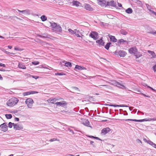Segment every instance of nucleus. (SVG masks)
I'll return each instance as SVG.
<instances>
[{
  "label": "nucleus",
  "mask_w": 156,
  "mask_h": 156,
  "mask_svg": "<svg viewBox=\"0 0 156 156\" xmlns=\"http://www.w3.org/2000/svg\"><path fill=\"white\" fill-rule=\"evenodd\" d=\"M19 101V99L17 98L13 97L9 99L7 101L6 104L9 106L12 107L16 105Z\"/></svg>",
  "instance_id": "obj_1"
},
{
  "label": "nucleus",
  "mask_w": 156,
  "mask_h": 156,
  "mask_svg": "<svg viewBox=\"0 0 156 156\" xmlns=\"http://www.w3.org/2000/svg\"><path fill=\"white\" fill-rule=\"evenodd\" d=\"M25 103L27 105L28 108H32L34 101L32 98H29L26 100Z\"/></svg>",
  "instance_id": "obj_2"
},
{
  "label": "nucleus",
  "mask_w": 156,
  "mask_h": 156,
  "mask_svg": "<svg viewBox=\"0 0 156 156\" xmlns=\"http://www.w3.org/2000/svg\"><path fill=\"white\" fill-rule=\"evenodd\" d=\"M116 55H119L120 57H124L126 55V53L123 50H116L114 52Z\"/></svg>",
  "instance_id": "obj_3"
},
{
  "label": "nucleus",
  "mask_w": 156,
  "mask_h": 156,
  "mask_svg": "<svg viewBox=\"0 0 156 156\" xmlns=\"http://www.w3.org/2000/svg\"><path fill=\"white\" fill-rule=\"evenodd\" d=\"M112 84L122 89H125L126 87L123 85L116 81H113L111 83Z\"/></svg>",
  "instance_id": "obj_4"
},
{
  "label": "nucleus",
  "mask_w": 156,
  "mask_h": 156,
  "mask_svg": "<svg viewBox=\"0 0 156 156\" xmlns=\"http://www.w3.org/2000/svg\"><path fill=\"white\" fill-rule=\"evenodd\" d=\"M90 37L94 40H96L98 38V33L95 31H92L89 35Z\"/></svg>",
  "instance_id": "obj_5"
},
{
  "label": "nucleus",
  "mask_w": 156,
  "mask_h": 156,
  "mask_svg": "<svg viewBox=\"0 0 156 156\" xmlns=\"http://www.w3.org/2000/svg\"><path fill=\"white\" fill-rule=\"evenodd\" d=\"M138 51L136 47L130 48L128 50L129 52L131 54L134 55Z\"/></svg>",
  "instance_id": "obj_6"
},
{
  "label": "nucleus",
  "mask_w": 156,
  "mask_h": 156,
  "mask_svg": "<svg viewBox=\"0 0 156 156\" xmlns=\"http://www.w3.org/2000/svg\"><path fill=\"white\" fill-rule=\"evenodd\" d=\"M107 6H111L115 7H116V3L113 0H111L109 2L107 1Z\"/></svg>",
  "instance_id": "obj_7"
},
{
  "label": "nucleus",
  "mask_w": 156,
  "mask_h": 156,
  "mask_svg": "<svg viewBox=\"0 0 156 156\" xmlns=\"http://www.w3.org/2000/svg\"><path fill=\"white\" fill-rule=\"evenodd\" d=\"M107 1L106 0H98V4L102 7H106L107 6Z\"/></svg>",
  "instance_id": "obj_8"
},
{
  "label": "nucleus",
  "mask_w": 156,
  "mask_h": 156,
  "mask_svg": "<svg viewBox=\"0 0 156 156\" xmlns=\"http://www.w3.org/2000/svg\"><path fill=\"white\" fill-rule=\"evenodd\" d=\"M0 127L1 128L2 130L4 132H6L8 130V126L5 123L0 125Z\"/></svg>",
  "instance_id": "obj_9"
},
{
  "label": "nucleus",
  "mask_w": 156,
  "mask_h": 156,
  "mask_svg": "<svg viewBox=\"0 0 156 156\" xmlns=\"http://www.w3.org/2000/svg\"><path fill=\"white\" fill-rule=\"evenodd\" d=\"M110 129L108 127H107L101 130V133L102 135H105L110 131Z\"/></svg>",
  "instance_id": "obj_10"
},
{
  "label": "nucleus",
  "mask_w": 156,
  "mask_h": 156,
  "mask_svg": "<svg viewBox=\"0 0 156 156\" xmlns=\"http://www.w3.org/2000/svg\"><path fill=\"white\" fill-rule=\"evenodd\" d=\"M53 30L56 32H62V27L59 25H57L55 28H53Z\"/></svg>",
  "instance_id": "obj_11"
},
{
  "label": "nucleus",
  "mask_w": 156,
  "mask_h": 156,
  "mask_svg": "<svg viewBox=\"0 0 156 156\" xmlns=\"http://www.w3.org/2000/svg\"><path fill=\"white\" fill-rule=\"evenodd\" d=\"M13 128L16 130H21L23 129V127L19 124H15L13 125Z\"/></svg>",
  "instance_id": "obj_12"
},
{
  "label": "nucleus",
  "mask_w": 156,
  "mask_h": 156,
  "mask_svg": "<svg viewBox=\"0 0 156 156\" xmlns=\"http://www.w3.org/2000/svg\"><path fill=\"white\" fill-rule=\"evenodd\" d=\"M77 69L80 70H86L87 69L86 68L83 66H81L77 65L75 66L74 70L76 71V69Z\"/></svg>",
  "instance_id": "obj_13"
},
{
  "label": "nucleus",
  "mask_w": 156,
  "mask_h": 156,
  "mask_svg": "<svg viewBox=\"0 0 156 156\" xmlns=\"http://www.w3.org/2000/svg\"><path fill=\"white\" fill-rule=\"evenodd\" d=\"M84 8L86 9L87 10L91 11L93 10V8L88 4H85L84 5Z\"/></svg>",
  "instance_id": "obj_14"
},
{
  "label": "nucleus",
  "mask_w": 156,
  "mask_h": 156,
  "mask_svg": "<svg viewBox=\"0 0 156 156\" xmlns=\"http://www.w3.org/2000/svg\"><path fill=\"white\" fill-rule=\"evenodd\" d=\"M147 52L151 55V58H155L156 57V55L154 51L148 50Z\"/></svg>",
  "instance_id": "obj_15"
},
{
  "label": "nucleus",
  "mask_w": 156,
  "mask_h": 156,
  "mask_svg": "<svg viewBox=\"0 0 156 156\" xmlns=\"http://www.w3.org/2000/svg\"><path fill=\"white\" fill-rule=\"evenodd\" d=\"M110 40L111 41L115 42L117 41V40L116 39L115 37L111 35L109 36Z\"/></svg>",
  "instance_id": "obj_16"
},
{
  "label": "nucleus",
  "mask_w": 156,
  "mask_h": 156,
  "mask_svg": "<svg viewBox=\"0 0 156 156\" xmlns=\"http://www.w3.org/2000/svg\"><path fill=\"white\" fill-rule=\"evenodd\" d=\"M134 55L135 56L136 58L137 59L142 56V53L138 52L137 51V52Z\"/></svg>",
  "instance_id": "obj_17"
},
{
  "label": "nucleus",
  "mask_w": 156,
  "mask_h": 156,
  "mask_svg": "<svg viewBox=\"0 0 156 156\" xmlns=\"http://www.w3.org/2000/svg\"><path fill=\"white\" fill-rule=\"evenodd\" d=\"M18 67L21 69H26V67L23 63H19L18 65Z\"/></svg>",
  "instance_id": "obj_18"
},
{
  "label": "nucleus",
  "mask_w": 156,
  "mask_h": 156,
  "mask_svg": "<svg viewBox=\"0 0 156 156\" xmlns=\"http://www.w3.org/2000/svg\"><path fill=\"white\" fill-rule=\"evenodd\" d=\"M63 62L65 63V66L67 67H72L71 63L70 62L64 61Z\"/></svg>",
  "instance_id": "obj_19"
},
{
  "label": "nucleus",
  "mask_w": 156,
  "mask_h": 156,
  "mask_svg": "<svg viewBox=\"0 0 156 156\" xmlns=\"http://www.w3.org/2000/svg\"><path fill=\"white\" fill-rule=\"evenodd\" d=\"M72 3L73 5L76 6V7H78L81 4L80 2L76 1H73L72 2Z\"/></svg>",
  "instance_id": "obj_20"
},
{
  "label": "nucleus",
  "mask_w": 156,
  "mask_h": 156,
  "mask_svg": "<svg viewBox=\"0 0 156 156\" xmlns=\"http://www.w3.org/2000/svg\"><path fill=\"white\" fill-rule=\"evenodd\" d=\"M55 104L57 105H58L59 106H63L65 104V101H61L59 102H57L55 103Z\"/></svg>",
  "instance_id": "obj_21"
},
{
  "label": "nucleus",
  "mask_w": 156,
  "mask_h": 156,
  "mask_svg": "<svg viewBox=\"0 0 156 156\" xmlns=\"http://www.w3.org/2000/svg\"><path fill=\"white\" fill-rule=\"evenodd\" d=\"M96 42L98 43L99 45H104L105 42L103 41L102 39H100L99 40L96 41Z\"/></svg>",
  "instance_id": "obj_22"
},
{
  "label": "nucleus",
  "mask_w": 156,
  "mask_h": 156,
  "mask_svg": "<svg viewBox=\"0 0 156 156\" xmlns=\"http://www.w3.org/2000/svg\"><path fill=\"white\" fill-rule=\"evenodd\" d=\"M57 100L55 98H51L48 100V102L49 103H54Z\"/></svg>",
  "instance_id": "obj_23"
},
{
  "label": "nucleus",
  "mask_w": 156,
  "mask_h": 156,
  "mask_svg": "<svg viewBox=\"0 0 156 156\" xmlns=\"http://www.w3.org/2000/svg\"><path fill=\"white\" fill-rule=\"evenodd\" d=\"M109 106L113 107H127V106L125 105H108Z\"/></svg>",
  "instance_id": "obj_24"
},
{
  "label": "nucleus",
  "mask_w": 156,
  "mask_h": 156,
  "mask_svg": "<svg viewBox=\"0 0 156 156\" xmlns=\"http://www.w3.org/2000/svg\"><path fill=\"white\" fill-rule=\"evenodd\" d=\"M96 87H100L102 88V87H105V88H108L109 89L110 88V86L109 85H100L98 87L95 86Z\"/></svg>",
  "instance_id": "obj_25"
},
{
  "label": "nucleus",
  "mask_w": 156,
  "mask_h": 156,
  "mask_svg": "<svg viewBox=\"0 0 156 156\" xmlns=\"http://www.w3.org/2000/svg\"><path fill=\"white\" fill-rule=\"evenodd\" d=\"M125 12L128 14H130L133 12V10L131 8H128L126 10Z\"/></svg>",
  "instance_id": "obj_26"
},
{
  "label": "nucleus",
  "mask_w": 156,
  "mask_h": 156,
  "mask_svg": "<svg viewBox=\"0 0 156 156\" xmlns=\"http://www.w3.org/2000/svg\"><path fill=\"white\" fill-rule=\"evenodd\" d=\"M83 124L86 126H88L90 124V122L88 120H85L83 122Z\"/></svg>",
  "instance_id": "obj_27"
},
{
  "label": "nucleus",
  "mask_w": 156,
  "mask_h": 156,
  "mask_svg": "<svg viewBox=\"0 0 156 156\" xmlns=\"http://www.w3.org/2000/svg\"><path fill=\"white\" fill-rule=\"evenodd\" d=\"M40 18L42 21H44L47 20V17L45 15H42Z\"/></svg>",
  "instance_id": "obj_28"
},
{
  "label": "nucleus",
  "mask_w": 156,
  "mask_h": 156,
  "mask_svg": "<svg viewBox=\"0 0 156 156\" xmlns=\"http://www.w3.org/2000/svg\"><path fill=\"white\" fill-rule=\"evenodd\" d=\"M18 11L19 12H21L25 13H26L27 14H29V13H30V11L28 10H22V11L18 10Z\"/></svg>",
  "instance_id": "obj_29"
},
{
  "label": "nucleus",
  "mask_w": 156,
  "mask_h": 156,
  "mask_svg": "<svg viewBox=\"0 0 156 156\" xmlns=\"http://www.w3.org/2000/svg\"><path fill=\"white\" fill-rule=\"evenodd\" d=\"M111 44V43L110 42L107 43L105 47V48L107 50H108Z\"/></svg>",
  "instance_id": "obj_30"
},
{
  "label": "nucleus",
  "mask_w": 156,
  "mask_h": 156,
  "mask_svg": "<svg viewBox=\"0 0 156 156\" xmlns=\"http://www.w3.org/2000/svg\"><path fill=\"white\" fill-rule=\"evenodd\" d=\"M144 140L145 142L147 143V144H149L150 145H151V142H152V141H151V140H147V139H146L145 138L144 139Z\"/></svg>",
  "instance_id": "obj_31"
},
{
  "label": "nucleus",
  "mask_w": 156,
  "mask_h": 156,
  "mask_svg": "<svg viewBox=\"0 0 156 156\" xmlns=\"http://www.w3.org/2000/svg\"><path fill=\"white\" fill-rule=\"evenodd\" d=\"M68 31H69V32L71 33L72 34H75L76 32H75V30H72L71 29H69L68 30Z\"/></svg>",
  "instance_id": "obj_32"
},
{
  "label": "nucleus",
  "mask_w": 156,
  "mask_h": 156,
  "mask_svg": "<svg viewBox=\"0 0 156 156\" xmlns=\"http://www.w3.org/2000/svg\"><path fill=\"white\" fill-rule=\"evenodd\" d=\"M121 33L122 34L124 35H126L127 34V32L124 30H121L120 31Z\"/></svg>",
  "instance_id": "obj_33"
},
{
  "label": "nucleus",
  "mask_w": 156,
  "mask_h": 156,
  "mask_svg": "<svg viewBox=\"0 0 156 156\" xmlns=\"http://www.w3.org/2000/svg\"><path fill=\"white\" fill-rule=\"evenodd\" d=\"M27 75L28 77L31 76L32 78H34L35 79H37L38 78H39L38 76L31 75L30 74H27Z\"/></svg>",
  "instance_id": "obj_34"
},
{
  "label": "nucleus",
  "mask_w": 156,
  "mask_h": 156,
  "mask_svg": "<svg viewBox=\"0 0 156 156\" xmlns=\"http://www.w3.org/2000/svg\"><path fill=\"white\" fill-rule=\"evenodd\" d=\"M55 75L56 76H63L65 75V73H55Z\"/></svg>",
  "instance_id": "obj_35"
},
{
  "label": "nucleus",
  "mask_w": 156,
  "mask_h": 156,
  "mask_svg": "<svg viewBox=\"0 0 156 156\" xmlns=\"http://www.w3.org/2000/svg\"><path fill=\"white\" fill-rule=\"evenodd\" d=\"M5 117L7 119H10L12 117V116L11 114H6L5 115Z\"/></svg>",
  "instance_id": "obj_36"
},
{
  "label": "nucleus",
  "mask_w": 156,
  "mask_h": 156,
  "mask_svg": "<svg viewBox=\"0 0 156 156\" xmlns=\"http://www.w3.org/2000/svg\"><path fill=\"white\" fill-rule=\"evenodd\" d=\"M30 91L25 92L23 93V95L24 96H26L30 94Z\"/></svg>",
  "instance_id": "obj_37"
},
{
  "label": "nucleus",
  "mask_w": 156,
  "mask_h": 156,
  "mask_svg": "<svg viewBox=\"0 0 156 156\" xmlns=\"http://www.w3.org/2000/svg\"><path fill=\"white\" fill-rule=\"evenodd\" d=\"M14 124H15L14 123L9 122L8 124V127L10 128H11L13 126V125Z\"/></svg>",
  "instance_id": "obj_38"
},
{
  "label": "nucleus",
  "mask_w": 156,
  "mask_h": 156,
  "mask_svg": "<svg viewBox=\"0 0 156 156\" xmlns=\"http://www.w3.org/2000/svg\"><path fill=\"white\" fill-rule=\"evenodd\" d=\"M59 141V140L58 139H57V138H52V139H51L49 140V141L50 142H53V141Z\"/></svg>",
  "instance_id": "obj_39"
},
{
  "label": "nucleus",
  "mask_w": 156,
  "mask_h": 156,
  "mask_svg": "<svg viewBox=\"0 0 156 156\" xmlns=\"http://www.w3.org/2000/svg\"><path fill=\"white\" fill-rule=\"evenodd\" d=\"M32 64L35 65H36L39 64V62L38 61H34L32 62Z\"/></svg>",
  "instance_id": "obj_40"
},
{
  "label": "nucleus",
  "mask_w": 156,
  "mask_h": 156,
  "mask_svg": "<svg viewBox=\"0 0 156 156\" xmlns=\"http://www.w3.org/2000/svg\"><path fill=\"white\" fill-rule=\"evenodd\" d=\"M57 26V24L55 23H52L51 24V27H52V30L53 29V28H55V27Z\"/></svg>",
  "instance_id": "obj_41"
},
{
  "label": "nucleus",
  "mask_w": 156,
  "mask_h": 156,
  "mask_svg": "<svg viewBox=\"0 0 156 156\" xmlns=\"http://www.w3.org/2000/svg\"><path fill=\"white\" fill-rule=\"evenodd\" d=\"M126 41H125L124 39H120V40H118V43H120V44L121 43L125 42Z\"/></svg>",
  "instance_id": "obj_42"
},
{
  "label": "nucleus",
  "mask_w": 156,
  "mask_h": 156,
  "mask_svg": "<svg viewBox=\"0 0 156 156\" xmlns=\"http://www.w3.org/2000/svg\"><path fill=\"white\" fill-rule=\"evenodd\" d=\"M149 33L152 34L154 35H156V31H150L148 32Z\"/></svg>",
  "instance_id": "obj_43"
},
{
  "label": "nucleus",
  "mask_w": 156,
  "mask_h": 156,
  "mask_svg": "<svg viewBox=\"0 0 156 156\" xmlns=\"http://www.w3.org/2000/svg\"><path fill=\"white\" fill-rule=\"evenodd\" d=\"M43 37L44 38H50V35L47 34H44Z\"/></svg>",
  "instance_id": "obj_44"
},
{
  "label": "nucleus",
  "mask_w": 156,
  "mask_h": 156,
  "mask_svg": "<svg viewBox=\"0 0 156 156\" xmlns=\"http://www.w3.org/2000/svg\"><path fill=\"white\" fill-rule=\"evenodd\" d=\"M128 120H133L135 122H142V120H136V119H133L131 120L130 119H128Z\"/></svg>",
  "instance_id": "obj_45"
},
{
  "label": "nucleus",
  "mask_w": 156,
  "mask_h": 156,
  "mask_svg": "<svg viewBox=\"0 0 156 156\" xmlns=\"http://www.w3.org/2000/svg\"><path fill=\"white\" fill-rule=\"evenodd\" d=\"M151 145L153 147L156 149V144L153 142H151Z\"/></svg>",
  "instance_id": "obj_46"
},
{
  "label": "nucleus",
  "mask_w": 156,
  "mask_h": 156,
  "mask_svg": "<svg viewBox=\"0 0 156 156\" xmlns=\"http://www.w3.org/2000/svg\"><path fill=\"white\" fill-rule=\"evenodd\" d=\"M149 11L151 12V14H154V15H155L156 16V12H154V11L151 9H150Z\"/></svg>",
  "instance_id": "obj_47"
},
{
  "label": "nucleus",
  "mask_w": 156,
  "mask_h": 156,
  "mask_svg": "<svg viewBox=\"0 0 156 156\" xmlns=\"http://www.w3.org/2000/svg\"><path fill=\"white\" fill-rule=\"evenodd\" d=\"M30 94H37L38 93V92L34 91H30Z\"/></svg>",
  "instance_id": "obj_48"
},
{
  "label": "nucleus",
  "mask_w": 156,
  "mask_h": 156,
  "mask_svg": "<svg viewBox=\"0 0 156 156\" xmlns=\"http://www.w3.org/2000/svg\"><path fill=\"white\" fill-rule=\"evenodd\" d=\"M136 141L139 144H142V141L139 139H137L136 140Z\"/></svg>",
  "instance_id": "obj_49"
},
{
  "label": "nucleus",
  "mask_w": 156,
  "mask_h": 156,
  "mask_svg": "<svg viewBox=\"0 0 156 156\" xmlns=\"http://www.w3.org/2000/svg\"><path fill=\"white\" fill-rule=\"evenodd\" d=\"M101 77V76H100L99 75H97L96 76H92V78H96L97 79H99V77Z\"/></svg>",
  "instance_id": "obj_50"
},
{
  "label": "nucleus",
  "mask_w": 156,
  "mask_h": 156,
  "mask_svg": "<svg viewBox=\"0 0 156 156\" xmlns=\"http://www.w3.org/2000/svg\"><path fill=\"white\" fill-rule=\"evenodd\" d=\"M153 70L155 72L156 71V64L153 66Z\"/></svg>",
  "instance_id": "obj_51"
},
{
  "label": "nucleus",
  "mask_w": 156,
  "mask_h": 156,
  "mask_svg": "<svg viewBox=\"0 0 156 156\" xmlns=\"http://www.w3.org/2000/svg\"><path fill=\"white\" fill-rule=\"evenodd\" d=\"M149 121H154L156 120V118H150L148 119Z\"/></svg>",
  "instance_id": "obj_52"
},
{
  "label": "nucleus",
  "mask_w": 156,
  "mask_h": 156,
  "mask_svg": "<svg viewBox=\"0 0 156 156\" xmlns=\"http://www.w3.org/2000/svg\"><path fill=\"white\" fill-rule=\"evenodd\" d=\"M14 49L16 51H20L21 49L20 48H18L17 47H15L14 48Z\"/></svg>",
  "instance_id": "obj_53"
},
{
  "label": "nucleus",
  "mask_w": 156,
  "mask_h": 156,
  "mask_svg": "<svg viewBox=\"0 0 156 156\" xmlns=\"http://www.w3.org/2000/svg\"><path fill=\"white\" fill-rule=\"evenodd\" d=\"M146 6H147V9L149 10H150V9H151V7L149 5H148V4H147Z\"/></svg>",
  "instance_id": "obj_54"
},
{
  "label": "nucleus",
  "mask_w": 156,
  "mask_h": 156,
  "mask_svg": "<svg viewBox=\"0 0 156 156\" xmlns=\"http://www.w3.org/2000/svg\"><path fill=\"white\" fill-rule=\"evenodd\" d=\"M140 94L144 96L145 97H148V98L150 97L149 96L146 95L145 94H144L142 93H140Z\"/></svg>",
  "instance_id": "obj_55"
},
{
  "label": "nucleus",
  "mask_w": 156,
  "mask_h": 156,
  "mask_svg": "<svg viewBox=\"0 0 156 156\" xmlns=\"http://www.w3.org/2000/svg\"><path fill=\"white\" fill-rule=\"evenodd\" d=\"M148 88H150L151 90H152L153 91L156 92V90H154V89H153L152 87H149V86H148Z\"/></svg>",
  "instance_id": "obj_56"
},
{
  "label": "nucleus",
  "mask_w": 156,
  "mask_h": 156,
  "mask_svg": "<svg viewBox=\"0 0 156 156\" xmlns=\"http://www.w3.org/2000/svg\"><path fill=\"white\" fill-rule=\"evenodd\" d=\"M75 32L76 34H79L80 33V31L77 30L76 29H75Z\"/></svg>",
  "instance_id": "obj_57"
},
{
  "label": "nucleus",
  "mask_w": 156,
  "mask_h": 156,
  "mask_svg": "<svg viewBox=\"0 0 156 156\" xmlns=\"http://www.w3.org/2000/svg\"><path fill=\"white\" fill-rule=\"evenodd\" d=\"M0 66L5 67V64H3L2 63H0Z\"/></svg>",
  "instance_id": "obj_58"
},
{
  "label": "nucleus",
  "mask_w": 156,
  "mask_h": 156,
  "mask_svg": "<svg viewBox=\"0 0 156 156\" xmlns=\"http://www.w3.org/2000/svg\"><path fill=\"white\" fill-rule=\"evenodd\" d=\"M76 34H75L78 37H81L82 38V37L79 35V34H76V33H75Z\"/></svg>",
  "instance_id": "obj_59"
},
{
  "label": "nucleus",
  "mask_w": 156,
  "mask_h": 156,
  "mask_svg": "<svg viewBox=\"0 0 156 156\" xmlns=\"http://www.w3.org/2000/svg\"><path fill=\"white\" fill-rule=\"evenodd\" d=\"M66 156H74L72 154H67ZM76 156H80L79 155H77Z\"/></svg>",
  "instance_id": "obj_60"
},
{
  "label": "nucleus",
  "mask_w": 156,
  "mask_h": 156,
  "mask_svg": "<svg viewBox=\"0 0 156 156\" xmlns=\"http://www.w3.org/2000/svg\"><path fill=\"white\" fill-rule=\"evenodd\" d=\"M15 121H19V118H18L16 117V118H15Z\"/></svg>",
  "instance_id": "obj_61"
},
{
  "label": "nucleus",
  "mask_w": 156,
  "mask_h": 156,
  "mask_svg": "<svg viewBox=\"0 0 156 156\" xmlns=\"http://www.w3.org/2000/svg\"><path fill=\"white\" fill-rule=\"evenodd\" d=\"M42 68H44V69H48V68H47V67H46V66H42Z\"/></svg>",
  "instance_id": "obj_62"
},
{
  "label": "nucleus",
  "mask_w": 156,
  "mask_h": 156,
  "mask_svg": "<svg viewBox=\"0 0 156 156\" xmlns=\"http://www.w3.org/2000/svg\"><path fill=\"white\" fill-rule=\"evenodd\" d=\"M118 6L119 7H122V5L121 3H118Z\"/></svg>",
  "instance_id": "obj_63"
},
{
  "label": "nucleus",
  "mask_w": 156,
  "mask_h": 156,
  "mask_svg": "<svg viewBox=\"0 0 156 156\" xmlns=\"http://www.w3.org/2000/svg\"><path fill=\"white\" fill-rule=\"evenodd\" d=\"M43 35H38V36L39 37H41V38H44V37H43Z\"/></svg>",
  "instance_id": "obj_64"
}]
</instances>
